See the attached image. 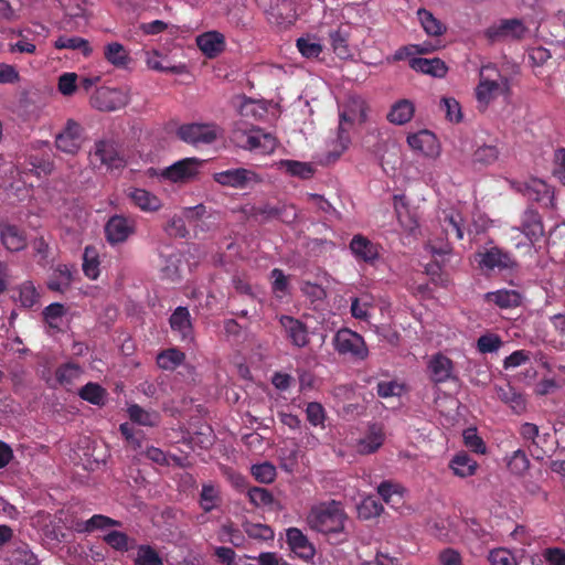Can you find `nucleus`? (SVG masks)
Listing matches in <instances>:
<instances>
[{"label":"nucleus","instance_id":"nucleus-1","mask_svg":"<svg viewBox=\"0 0 565 565\" xmlns=\"http://www.w3.org/2000/svg\"><path fill=\"white\" fill-rule=\"evenodd\" d=\"M307 520L312 530L326 535H338L344 533L348 515L341 502L331 500L313 507Z\"/></svg>","mask_w":565,"mask_h":565},{"label":"nucleus","instance_id":"nucleus-34","mask_svg":"<svg viewBox=\"0 0 565 565\" xmlns=\"http://www.w3.org/2000/svg\"><path fill=\"white\" fill-rule=\"evenodd\" d=\"M477 466V462L465 452L456 455L450 461L454 473L461 478L475 475Z\"/></svg>","mask_w":565,"mask_h":565},{"label":"nucleus","instance_id":"nucleus-19","mask_svg":"<svg viewBox=\"0 0 565 565\" xmlns=\"http://www.w3.org/2000/svg\"><path fill=\"white\" fill-rule=\"evenodd\" d=\"M287 338L298 348H303L309 343L307 326L291 316H281L279 319Z\"/></svg>","mask_w":565,"mask_h":565},{"label":"nucleus","instance_id":"nucleus-63","mask_svg":"<svg viewBox=\"0 0 565 565\" xmlns=\"http://www.w3.org/2000/svg\"><path fill=\"white\" fill-rule=\"evenodd\" d=\"M306 414L308 422L313 426L322 425L326 418L324 409L318 402H310L307 405Z\"/></svg>","mask_w":565,"mask_h":565},{"label":"nucleus","instance_id":"nucleus-25","mask_svg":"<svg viewBox=\"0 0 565 565\" xmlns=\"http://www.w3.org/2000/svg\"><path fill=\"white\" fill-rule=\"evenodd\" d=\"M350 248L356 258L366 263H372L379 257V250L375 244L362 235L353 236Z\"/></svg>","mask_w":565,"mask_h":565},{"label":"nucleus","instance_id":"nucleus-49","mask_svg":"<svg viewBox=\"0 0 565 565\" xmlns=\"http://www.w3.org/2000/svg\"><path fill=\"white\" fill-rule=\"evenodd\" d=\"M440 108L445 110L449 121L458 124L462 120L461 107L454 97H443Z\"/></svg>","mask_w":565,"mask_h":565},{"label":"nucleus","instance_id":"nucleus-32","mask_svg":"<svg viewBox=\"0 0 565 565\" xmlns=\"http://www.w3.org/2000/svg\"><path fill=\"white\" fill-rule=\"evenodd\" d=\"M105 58L117 67H126L130 57L125 46L118 42L108 43L105 46Z\"/></svg>","mask_w":565,"mask_h":565},{"label":"nucleus","instance_id":"nucleus-47","mask_svg":"<svg viewBox=\"0 0 565 565\" xmlns=\"http://www.w3.org/2000/svg\"><path fill=\"white\" fill-rule=\"evenodd\" d=\"M250 503L255 507H267L275 502L271 492L265 488L252 487L247 491Z\"/></svg>","mask_w":565,"mask_h":565},{"label":"nucleus","instance_id":"nucleus-52","mask_svg":"<svg viewBox=\"0 0 565 565\" xmlns=\"http://www.w3.org/2000/svg\"><path fill=\"white\" fill-rule=\"evenodd\" d=\"M383 440V435L380 430H372L366 438L360 441L359 451L361 454H373L382 446Z\"/></svg>","mask_w":565,"mask_h":565},{"label":"nucleus","instance_id":"nucleus-64","mask_svg":"<svg viewBox=\"0 0 565 565\" xmlns=\"http://www.w3.org/2000/svg\"><path fill=\"white\" fill-rule=\"evenodd\" d=\"M553 175L565 185V148L555 151Z\"/></svg>","mask_w":565,"mask_h":565},{"label":"nucleus","instance_id":"nucleus-39","mask_svg":"<svg viewBox=\"0 0 565 565\" xmlns=\"http://www.w3.org/2000/svg\"><path fill=\"white\" fill-rule=\"evenodd\" d=\"M280 211V203L273 205L270 203H264L263 205L252 206L249 216L258 221L259 223H266L271 220H278Z\"/></svg>","mask_w":565,"mask_h":565},{"label":"nucleus","instance_id":"nucleus-60","mask_svg":"<svg viewBox=\"0 0 565 565\" xmlns=\"http://www.w3.org/2000/svg\"><path fill=\"white\" fill-rule=\"evenodd\" d=\"M461 221L462 218L459 214L446 215L444 220V230L446 235L455 234L456 238L462 239L463 232L461 228Z\"/></svg>","mask_w":565,"mask_h":565},{"label":"nucleus","instance_id":"nucleus-61","mask_svg":"<svg viewBox=\"0 0 565 565\" xmlns=\"http://www.w3.org/2000/svg\"><path fill=\"white\" fill-rule=\"evenodd\" d=\"M491 565H518L513 555L505 548H495L489 553Z\"/></svg>","mask_w":565,"mask_h":565},{"label":"nucleus","instance_id":"nucleus-18","mask_svg":"<svg viewBox=\"0 0 565 565\" xmlns=\"http://www.w3.org/2000/svg\"><path fill=\"white\" fill-rule=\"evenodd\" d=\"M169 322L172 331L177 332L183 342L190 344L193 341V327L186 307H178L171 315Z\"/></svg>","mask_w":565,"mask_h":565},{"label":"nucleus","instance_id":"nucleus-23","mask_svg":"<svg viewBox=\"0 0 565 565\" xmlns=\"http://www.w3.org/2000/svg\"><path fill=\"white\" fill-rule=\"evenodd\" d=\"M196 44L207 57H215L224 50V36L217 31L206 32L196 38Z\"/></svg>","mask_w":565,"mask_h":565},{"label":"nucleus","instance_id":"nucleus-3","mask_svg":"<svg viewBox=\"0 0 565 565\" xmlns=\"http://www.w3.org/2000/svg\"><path fill=\"white\" fill-rule=\"evenodd\" d=\"M476 262L483 273L498 271L502 275H514L520 270L516 259L503 248L492 246L475 254Z\"/></svg>","mask_w":565,"mask_h":565},{"label":"nucleus","instance_id":"nucleus-21","mask_svg":"<svg viewBox=\"0 0 565 565\" xmlns=\"http://www.w3.org/2000/svg\"><path fill=\"white\" fill-rule=\"evenodd\" d=\"M409 66L416 72H420L423 74H428L439 78L446 76L448 71L446 63L438 57H413L409 60Z\"/></svg>","mask_w":565,"mask_h":565},{"label":"nucleus","instance_id":"nucleus-50","mask_svg":"<svg viewBox=\"0 0 565 565\" xmlns=\"http://www.w3.org/2000/svg\"><path fill=\"white\" fill-rule=\"evenodd\" d=\"M136 565H163L159 554L149 545L138 548Z\"/></svg>","mask_w":565,"mask_h":565},{"label":"nucleus","instance_id":"nucleus-44","mask_svg":"<svg viewBox=\"0 0 565 565\" xmlns=\"http://www.w3.org/2000/svg\"><path fill=\"white\" fill-rule=\"evenodd\" d=\"M329 38L332 49L339 57L345 58L349 56L348 35L341 30V28L330 31Z\"/></svg>","mask_w":565,"mask_h":565},{"label":"nucleus","instance_id":"nucleus-8","mask_svg":"<svg viewBox=\"0 0 565 565\" xmlns=\"http://www.w3.org/2000/svg\"><path fill=\"white\" fill-rule=\"evenodd\" d=\"M512 232L523 234L527 239L525 245L533 246L544 235L542 216L536 210L527 207L521 216L520 225L513 226Z\"/></svg>","mask_w":565,"mask_h":565},{"label":"nucleus","instance_id":"nucleus-48","mask_svg":"<svg viewBox=\"0 0 565 565\" xmlns=\"http://www.w3.org/2000/svg\"><path fill=\"white\" fill-rule=\"evenodd\" d=\"M252 475L262 483H271L276 478V468L270 462L254 465Z\"/></svg>","mask_w":565,"mask_h":565},{"label":"nucleus","instance_id":"nucleus-13","mask_svg":"<svg viewBox=\"0 0 565 565\" xmlns=\"http://www.w3.org/2000/svg\"><path fill=\"white\" fill-rule=\"evenodd\" d=\"M427 370L430 381L435 384L458 380L455 375L454 362L443 353H436L430 358Z\"/></svg>","mask_w":565,"mask_h":565},{"label":"nucleus","instance_id":"nucleus-5","mask_svg":"<svg viewBox=\"0 0 565 565\" xmlns=\"http://www.w3.org/2000/svg\"><path fill=\"white\" fill-rule=\"evenodd\" d=\"M355 119H359L360 122H364L366 120V108L364 102L361 99H353L347 106L345 109L340 114V125L338 129V141L341 147L340 151L337 153H330L333 159H338L340 154L348 148L350 143V137L344 129V124H352Z\"/></svg>","mask_w":565,"mask_h":565},{"label":"nucleus","instance_id":"nucleus-53","mask_svg":"<svg viewBox=\"0 0 565 565\" xmlns=\"http://www.w3.org/2000/svg\"><path fill=\"white\" fill-rule=\"evenodd\" d=\"M81 374V367L74 363H66L61 365L56 372L55 377L60 384H71L74 379Z\"/></svg>","mask_w":565,"mask_h":565},{"label":"nucleus","instance_id":"nucleus-36","mask_svg":"<svg viewBox=\"0 0 565 565\" xmlns=\"http://www.w3.org/2000/svg\"><path fill=\"white\" fill-rule=\"evenodd\" d=\"M127 412L129 418L139 425L152 427L158 424L159 415L157 412L146 411L137 404L130 405Z\"/></svg>","mask_w":565,"mask_h":565},{"label":"nucleus","instance_id":"nucleus-55","mask_svg":"<svg viewBox=\"0 0 565 565\" xmlns=\"http://www.w3.org/2000/svg\"><path fill=\"white\" fill-rule=\"evenodd\" d=\"M297 47L299 52L307 58L318 57L322 52V46L319 42L310 38H299L297 40Z\"/></svg>","mask_w":565,"mask_h":565},{"label":"nucleus","instance_id":"nucleus-51","mask_svg":"<svg viewBox=\"0 0 565 565\" xmlns=\"http://www.w3.org/2000/svg\"><path fill=\"white\" fill-rule=\"evenodd\" d=\"M384 508L381 502L373 498H366L359 505V515L364 520L379 516Z\"/></svg>","mask_w":565,"mask_h":565},{"label":"nucleus","instance_id":"nucleus-16","mask_svg":"<svg viewBox=\"0 0 565 565\" xmlns=\"http://www.w3.org/2000/svg\"><path fill=\"white\" fill-rule=\"evenodd\" d=\"M514 189L533 202H544L551 200L552 192L550 185L537 178H532L524 182H513Z\"/></svg>","mask_w":565,"mask_h":565},{"label":"nucleus","instance_id":"nucleus-17","mask_svg":"<svg viewBox=\"0 0 565 565\" xmlns=\"http://www.w3.org/2000/svg\"><path fill=\"white\" fill-rule=\"evenodd\" d=\"M287 544L301 559L310 561L316 554V548L308 537L297 527H289L286 532Z\"/></svg>","mask_w":565,"mask_h":565},{"label":"nucleus","instance_id":"nucleus-43","mask_svg":"<svg viewBox=\"0 0 565 565\" xmlns=\"http://www.w3.org/2000/svg\"><path fill=\"white\" fill-rule=\"evenodd\" d=\"M508 468L514 475H524L530 469V460L525 451L522 449L513 451L508 460Z\"/></svg>","mask_w":565,"mask_h":565},{"label":"nucleus","instance_id":"nucleus-11","mask_svg":"<svg viewBox=\"0 0 565 565\" xmlns=\"http://www.w3.org/2000/svg\"><path fill=\"white\" fill-rule=\"evenodd\" d=\"M177 136L184 142L198 143H212L216 140L217 135L214 128L203 124H186L182 125L177 130Z\"/></svg>","mask_w":565,"mask_h":565},{"label":"nucleus","instance_id":"nucleus-28","mask_svg":"<svg viewBox=\"0 0 565 565\" xmlns=\"http://www.w3.org/2000/svg\"><path fill=\"white\" fill-rule=\"evenodd\" d=\"M486 299L500 308H514L522 301V296L516 290L501 289L486 294Z\"/></svg>","mask_w":565,"mask_h":565},{"label":"nucleus","instance_id":"nucleus-15","mask_svg":"<svg viewBox=\"0 0 565 565\" xmlns=\"http://www.w3.org/2000/svg\"><path fill=\"white\" fill-rule=\"evenodd\" d=\"M94 156L108 169H119L125 166L118 143L113 140H99L95 143Z\"/></svg>","mask_w":565,"mask_h":565},{"label":"nucleus","instance_id":"nucleus-30","mask_svg":"<svg viewBox=\"0 0 565 565\" xmlns=\"http://www.w3.org/2000/svg\"><path fill=\"white\" fill-rule=\"evenodd\" d=\"M18 292V297L13 295V299L19 301L22 308L31 309L40 301V294L31 281H24L21 284L14 292Z\"/></svg>","mask_w":565,"mask_h":565},{"label":"nucleus","instance_id":"nucleus-24","mask_svg":"<svg viewBox=\"0 0 565 565\" xmlns=\"http://www.w3.org/2000/svg\"><path fill=\"white\" fill-rule=\"evenodd\" d=\"M0 236L2 244L8 250L19 252L26 245L23 232L15 225L4 224L0 225Z\"/></svg>","mask_w":565,"mask_h":565},{"label":"nucleus","instance_id":"nucleus-20","mask_svg":"<svg viewBox=\"0 0 565 565\" xmlns=\"http://www.w3.org/2000/svg\"><path fill=\"white\" fill-rule=\"evenodd\" d=\"M408 146L425 156H434L437 153L438 143L436 136L429 130H420L407 137Z\"/></svg>","mask_w":565,"mask_h":565},{"label":"nucleus","instance_id":"nucleus-35","mask_svg":"<svg viewBox=\"0 0 565 565\" xmlns=\"http://www.w3.org/2000/svg\"><path fill=\"white\" fill-rule=\"evenodd\" d=\"M499 150L493 145H482L478 147L472 154L475 166L487 167L493 164L499 159Z\"/></svg>","mask_w":565,"mask_h":565},{"label":"nucleus","instance_id":"nucleus-54","mask_svg":"<svg viewBox=\"0 0 565 565\" xmlns=\"http://www.w3.org/2000/svg\"><path fill=\"white\" fill-rule=\"evenodd\" d=\"M120 522L109 516L95 514L85 522L84 530L86 532H93L95 530H103L110 526H119Z\"/></svg>","mask_w":565,"mask_h":565},{"label":"nucleus","instance_id":"nucleus-9","mask_svg":"<svg viewBox=\"0 0 565 565\" xmlns=\"http://www.w3.org/2000/svg\"><path fill=\"white\" fill-rule=\"evenodd\" d=\"M136 231L134 218L115 214L109 217L105 224V236L109 244H120L126 242Z\"/></svg>","mask_w":565,"mask_h":565},{"label":"nucleus","instance_id":"nucleus-33","mask_svg":"<svg viewBox=\"0 0 565 565\" xmlns=\"http://www.w3.org/2000/svg\"><path fill=\"white\" fill-rule=\"evenodd\" d=\"M262 134L259 129L252 130L249 134H245V131L241 129H236L233 131V139L236 141L238 146H241L244 149L248 150H255V149H262Z\"/></svg>","mask_w":565,"mask_h":565},{"label":"nucleus","instance_id":"nucleus-10","mask_svg":"<svg viewBox=\"0 0 565 565\" xmlns=\"http://www.w3.org/2000/svg\"><path fill=\"white\" fill-rule=\"evenodd\" d=\"M525 32L526 28L520 19H503L498 24L489 26L484 31V35L493 43L507 39L520 40Z\"/></svg>","mask_w":565,"mask_h":565},{"label":"nucleus","instance_id":"nucleus-22","mask_svg":"<svg viewBox=\"0 0 565 565\" xmlns=\"http://www.w3.org/2000/svg\"><path fill=\"white\" fill-rule=\"evenodd\" d=\"M495 392L498 398L508 404L514 413L521 414L525 411V398L510 383H505L504 385H497Z\"/></svg>","mask_w":565,"mask_h":565},{"label":"nucleus","instance_id":"nucleus-59","mask_svg":"<svg viewBox=\"0 0 565 565\" xmlns=\"http://www.w3.org/2000/svg\"><path fill=\"white\" fill-rule=\"evenodd\" d=\"M77 75L64 73L58 78V90L64 96H72L77 89Z\"/></svg>","mask_w":565,"mask_h":565},{"label":"nucleus","instance_id":"nucleus-58","mask_svg":"<svg viewBox=\"0 0 565 565\" xmlns=\"http://www.w3.org/2000/svg\"><path fill=\"white\" fill-rule=\"evenodd\" d=\"M502 344V341L497 334H483L478 339L477 347L481 353H491L497 351Z\"/></svg>","mask_w":565,"mask_h":565},{"label":"nucleus","instance_id":"nucleus-29","mask_svg":"<svg viewBox=\"0 0 565 565\" xmlns=\"http://www.w3.org/2000/svg\"><path fill=\"white\" fill-rule=\"evenodd\" d=\"M277 164L280 170L302 180L312 178L316 171L311 163L297 160H280Z\"/></svg>","mask_w":565,"mask_h":565},{"label":"nucleus","instance_id":"nucleus-41","mask_svg":"<svg viewBox=\"0 0 565 565\" xmlns=\"http://www.w3.org/2000/svg\"><path fill=\"white\" fill-rule=\"evenodd\" d=\"M56 49H71V50H82L85 56L90 55L92 47L89 46L88 41L79 36H61L55 41Z\"/></svg>","mask_w":565,"mask_h":565},{"label":"nucleus","instance_id":"nucleus-14","mask_svg":"<svg viewBox=\"0 0 565 565\" xmlns=\"http://www.w3.org/2000/svg\"><path fill=\"white\" fill-rule=\"evenodd\" d=\"M81 132V125L73 119H68L64 129L56 135V148L66 153H76L79 149Z\"/></svg>","mask_w":565,"mask_h":565},{"label":"nucleus","instance_id":"nucleus-27","mask_svg":"<svg viewBox=\"0 0 565 565\" xmlns=\"http://www.w3.org/2000/svg\"><path fill=\"white\" fill-rule=\"evenodd\" d=\"M414 111L415 107L411 100L401 99L392 106L387 119L392 124L404 125L413 118Z\"/></svg>","mask_w":565,"mask_h":565},{"label":"nucleus","instance_id":"nucleus-45","mask_svg":"<svg viewBox=\"0 0 565 565\" xmlns=\"http://www.w3.org/2000/svg\"><path fill=\"white\" fill-rule=\"evenodd\" d=\"M463 443L467 448H469L471 451L483 455L487 451V446L482 438L477 434L476 428H467L463 430L462 434Z\"/></svg>","mask_w":565,"mask_h":565},{"label":"nucleus","instance_id":"nucleus-26","mask_svg":"<svg viewBox=\"0 0 565 565\" xmlns=\"http://www.w3.org/2000/svg\"><path fill=\"white\" fill-rule=\"evenodd\" d=\"M127 195L136 206L145 212H154L161 207V200L145 189H131Z\"/></svg>","mask_w":565,"mask_h":565},{"label":"nucleus","instance_id":"nucleus-38","mask_svg":"<svg viewBox=\"0 0 565 565\" xmlns=\"http://www.w3.org/2000/svg\"><path fill=\"white\" fill-rule=\"evenodd\" d=\"M185 355L178 349H169L162 351L157 356V364L163 370H174L177 366L183 363Z\"/></svg>","mask_w":565,"mask_h":565},{"label":"nucleus","instance_id":"nucleus-42","mask_svg":"<svg viewBox=\"0 0 565 565\" xmlns=\"http://www.w3.org/2000/svg\"><path fill=\"white\" fill-rule=\"evenodd\" d=\"M221 501L217 489L212 484H203L200 494V507L205 512H211Z\"/></svg>","mask_w":565,"mask_h":565},{"label":"nucleus","instance_id":"nucleus-46","mask_svg":"<svg viewBox=\"0 0 565 565\" xmlns=\"http://www.w3.org/2000/svg\"><path fill=\"white\" fill-rule=\"evenodd\" d=\"M11 557L17 565H38L36 556L25 543L17 545L11 552Z\"/></svg>","mask_w":565,"mask_h":565},{"label":"nucleus","instance_id":"nucleus-56","mask_svg":"<svg viewBox=\"0 0 565 565\" xmlns=\"http://www.w3.org/2000/svg\"><path fill=\"white\" fill-rule=\"evenodd\" d=\"M300 290L311 302L322 301L327 298L324 288L308 280L301 281Z\"/></svg>","mask_w":565,"mask_h":565},{"label":"nucleus","instance_id":"nucleus-7","mask_svg":"<svg viewBox=\"0 0 565 565\" xmlns=\"http://www.w3.org/2000/svg\"><path fill=\"white\" fill-rule=\"evenodd\" d=\"M213 179L223 186L235 189L252 188L262 182V178L256 172L245 168L230 169L214 173Z\"/></svg>","mask_w":565,"mask_h":565},{"label":"nucleus","instance_id":"nucleus-62","mask_svg":"<svg viewBox=\"0 0 565 565\" xmlns=\"http://www.w3.org/2000/svg\"><path fill=\"white\" fill-rule=\"evenodd\" d=\"M65 313L64 306L60 302H53L44 308L43 318L45 322L49 323L50 327L56 328L57 324L55 321L62 318Z\"/></svg>","mask_w":565,"mask_h":565},{"label":"nucleus","instance_id":"nucleus-2","mask_svg":"<svg viewBox=\"0 0 565 565\" xmlns=\"http://www.w3.org/2000/svg\"><path fill=\"white\" fill-rule=\"evenodd\" d=\"M510 93V81L502 76L494 64L483 65L480 71V82L476 87V98L486 108L498 95Z\"/></svg>","mask_w":565,"mask_h":565},{"label":"nucleus","instance_id":"nucleus-31","mask_svg":"<svg viewBox=\"0 0 565 565\" xmlns=\"http://www.w3.org/2000/svg\"><path fill=\"white\" fill-rule=\"evenodd\" d=\"M417 15L423 29L428 35L440 36L446 32V25L440 20L435 18L430 11L426 9H419L417 11Z\"/></svg>","mask_w":565,"mask_h":565},{"label":"nucleus","instance_id":"nucleus-37","mask_svg":"<svg viewBox=\"0 0 565 565\" xmlns=\"http://www.w3.org/2000/svg\"><path fill=\"white\" fill-rule=\"evenodd\" d=\"M78 395L90 404L102 406L105 404L107 393L99 384L89 382L79 390Z\"/></svg>","mask_w":565,"mask_h":565},{"label":"nucleus","instance_id":"nucleus-4","mask_svg":"<svg viewBox=\"0 0 565 565\" xmlns=\"http://www.w3.org/2000/svg\"><path fill=\"white\" fill-rule=\"evenodd\" d=\"M333 347L340 355H350L358 361L365 360L369 355L364 339L348 328H342L334 334Z\"/></svg>","mask_w":565,"mask_h":565},{"label":"nucleus","instance_id":"nucleus-57","mask_svg":"<svg viewBox=\"0 0 565 565\" xmlns=\"http://www.w3.org/2000/svg\"><path fill=\"white\" fill-rule=\"evenodd\" d=\"M104 541L116 551L125 552L129 548V537L120 531H110L104 536Z\"/></svg>","mask_w":565,"mask_h":565},{"label":"nucleus","instance_id":"nucleus-12","mask_svg":"<svg viewBox=\"0 0 565 565\" xmlns=\"http://www.w3.org/2000/svg\"><path fill=\"white\" fill-rule=\"evenodd\" d=\"M201 162L202 161L196 158H185L179 160L170 167L166 168L161 172V177L172 182L189 181L198 174Z\"/></svg>","mask_w":565,"mask_h":565},{"label":"nucleus","instance_id":"nucleus-40","mask_svg":"<svg viewBox=\"0 0 565 565\" xmlns=\"http://www.w3.org/2000/svg\"><path fill=\"white\" fill-rule=\"evenodd\" d=\"M243 529L248 537L257 541H273L275 536L273 529L266 524L252 523L246 521L243 523Z\"/></svg>","mask_w":565,"mask_h":565},{"label":"nucleus","instance_id":"nucleus-6","mask_svg":"<svg viewBox=\"0 0 565 565\" xmlns=\"http://www.w3.org/2000/svg\"><path fill=\"white\" fill-rule=\"evenodd\" d=\"M129 103L128 92L121 88L99 87L90 96V105L100 111H114Z\"/></svg>","mask_w":565,"mask_h":565}]
</instances>
